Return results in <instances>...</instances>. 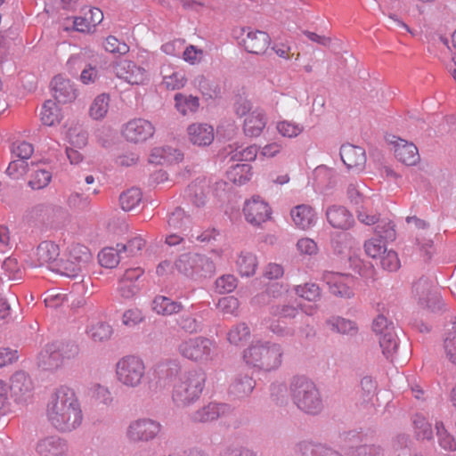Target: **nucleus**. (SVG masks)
<instances>
[{"instance_id": "cd10ccee", "label": "nucleus", "mask_w": 456, "mask_h": 456, "mask_svg": "<svg viewBox=\"0 0 456 456\" xmlns=\"http://www.w3.org/2000/svg\"><path fill=\"white\" fill-rule=\"evenodd\" d=\"M325 323L330 330L343 336L352 338L355 337L359 332L356 322L339 315L329 317Z\"/></svg>"}, {"instance_id": "c9c22d12", "label": "nucleus", "mask_w": 456, "mask_h": 456, "mask_svg": "<svg viewBox=\"0 0 456 456\" xmlns=\"http://www.w3.org/2000/svg\"><path fill=\"white\" fill-rule=\"evenodd\" d=\"M208 185L205 179H197L185 190V197L194 206L200 208L205 205Z\"/></svg>"}, {"instance_id": "79ce46f5", "label": "nucleus", "mask_w": 456, "mask_h": 456, "mask_svg": "<svg viewBox=\"0 0 456 456\" xmlns=\"http://www.w3.org/2000/svg\"><path fill=\"white\" fill-rule=\"evenodd\" d=\"M41 120L44 125L52 126L59 123L61 119V109L57 103L52 100H47L42 106Z\"/></svg>"}, {"instance_id": "09e8293b", "label": "nucleus", "mask_w": 456, "mask_h": 456, "mask_svg": "<svg viewBox=\"0 0 456 456\" xmlns=\"http://www.w3.org/2000/svg\"><path fill=\"white\" fill-rule=\"evenodd\" d=\"M249 336V327L245 322H240L232 327L228 331L227 340L231 345L240 346L242 342L246 341Z\"/></svg>"}, {"instance_id": "9d476101", "label": "nucleus", "mask_w": 456, "mask_h": 456, "mask_svg": "<svg viewBox=\"0 0 456 456\" xmlns=\"http://www.w3.org/2000/svg\"><path fill=\"white\" fill-rule=\"evenodd\" d=\"M162 429L161 424L150 418H141L130 422L126 437L134 443L150 442L155 439Z\"/></svg>"}, {"instance_id": "7c9ffc66", "label": "nucleus", "mask_w": 456, "mask_h": 456, "mask_svg": "<svg viewBox=\"0 0 456 456\" xmlns=\"http://www.w3.org/2000/svg\"><path fill=\"white\" fill-rule=\"evenodd\" d=\"M328 222L338 229L347 230L354 224L353 216L342 206H331L326 211Z\"/></svg>"}, {"instance_id": "37998d69", "label": "nucleus", "mask_w": 456, "mask_h": 456, "mask_svg": "<svg viewBox=\"0 0 456 456\" xmlns=\"http://www.w3.org/2000/svg\"><path fill=\"white\" fill-rule=\"evenodd\" d=\"M379 343L386 359L393 361L399 346V340L395 331H390L379 336Z\"/></svg>"}, {"instance_id": "603ef678", "label": "nucleus", "mask_w": 456, "mask_h": 456, "mask_svg": "<svg viewBox=\"0 0 456 456\" xmlns=\"http://www.w3.org/2000/svg\"><path fill=\"white\" fill-rule=\"evenodd\" d=\"M412 423L418 439L429 440L433 436L431 424L421 414H415L412 418Z\"/></svg>"}, {"instance_id": "6e6d98bb", "label": "nucleus", "mask_w": 456, "mask_h": 456, "mask_svg": "<svg viewBox=\"0 0 456 456\" xmlns=\"http://www.w3.org/2000/svg\"><path fill=\"white\" fill-rule=\"evenodd\" d=\"M335 171L324 166L317 167L314 169V175L316 184L321 189L331 187L333 184L332 178L334 177Z\"/></svg>"}, {"instance_id": "774afa93", "label": "nucleus", "mask_w": 456, "mask_h": 456, "mask_svg": "<svg viewBox=\"0 0 456 456\" xmlns=\"http://www.w3.org/2000/svg\"><path fill=\"white\" fill-rule=\"evenodd\" d=\"M67 136L70 146L73 148L81 149L87 143V134L81 128H69Z\"/></svg>"}, {"instance_id": "ea45409f", "label": "nucleus", "mask_w": 456, "mask_h": 456, "mask_svg": "<svg viewBox=\"0 0 456 456\" xmlns=\"http://www.w3.org/2000/svg\"><path fill=\"white\" fill-rule=\"evenodd\" d=\"M239 273L242 277L253 276L256 271L258 261L256 256L250 252H241L236 261Z\"/></svg>"}, {"instance_id": "864d4df0", "label": "nucleus", "mask_w": 456, "mask_h": 456, "mask_svg": "<svg viewBox=\"0 0 456 456\" xmlns=\"http://www.w3.org/2000/svg\"><path fill=\"white\" fill-rule=\"evenodd\" d=\"M167 222L170 230L183 232L190 223V219L183 209L177 208L167 216Z\"/></svg>"}, {"instance_id": "4d7b16f0", "label": "nucleus", "mask_w": 456, "mask_h": 456, "mask_svg": "<svg viewBox=\"0 0 456 456\" xmlns=\"http://www.w3.org/2000/svg\"><path fill=\"white\" fill-rule=\"evenodd\" d=\"M294 290L297 296L308 301H316L321 297V289L315 283L297 285Z\"/></svg>"}, {"instance_id": "c756f323", "label": "nucleus", "mask_w": 456, "mask_h": 456, "mask_svg": "<svg viewBox=\"0 0 456 456\" xmlns=\"http://www.w3.org/2000/svg\"><path fill=\"white\" fill-rule=\"evenodd\" d=\"M256 387L255 379L245 373L236 375L229 387V394L237 399H243L250 395Z\"/></svg>"}, {"instance_id": "f257e3e1", "label": "nucleus", "mask_w": 456, "mask_h": 456, "mask_svg": "<svg viewBox=\"0 0 456 456\" xmlns=\"http://www.w3.org/2000/svg\"><path fill=\"white\" fill-rule=\"evenodd\" d=\"M49 424L61 433H70L83 421L80 402L73 388L60 386L51 395L45 410Z\"/></svg>"}, {"instance_id": "f03ea898", "label": "nucleus", "mask_w": 456, "mask_h": 456, "mask_svg": "<svg viewBox=\"0 0 456 456\" xmlns=\"http://www.w3.org/2000/svg\"><path fill=\"white\" fill-rule=\"evenodd\" d=\"M283 354L281 344L256 339L243 351V360L248 366L258 371L270 372L281 367Z\"/></svg>"}, {"instance_id": "0e129e2a", "label": "nucleus", "mask_w": 456, "mask_h": 456, "mask_svg": "<svg viewBox=\"0 0 456 456\" xmlns=\"http://www.w3.org/2000/svg\"><path fill=\"white\" fill-rule=\"evenodd\" d=\"M237 287V279L232 274H224L217 278L215 288L219 294H225L233 291Z\"/></svg>"}, {"instance_id": "a18cd8bd", "label": "nucleus", "mask_w": 456, "mask_h": 456, "mask_svg": "<svg viewBox=\"0 0 456 456\" xmlns=\"http://www.w3.org/2000/svg\"><path fill=\"white\" fill-rule=\"evenodd\" d=\"M1 268L5 276L9 280L18 281L21 280L24 275V269L21 265L19 264L17 258L9 256L4 259L2 263Z\"/></svg>"}, {"instance_id": "1a4fd4ad", "label": "nucleus", "mask_w": 456, "mask_h": 456, "mask_svg": "<svg viewBox=\"0 0 456 456\" xmlns=\"http://www.w3.org/2000/svg\"><path fill=\"white\" fill-rule=\"evenodd\" d=\"M374 232L375 237L364 243V250L371 258L380 257L387 250V243L395 239L396 232L394 224L387 219L379 220L377 217Z\"/></svg>"}, {"instance_id": "ddd939ff", "label": "nucleus", "mask_w": 456, "mask_h": 456, "mask_svg": "<svg viewBox=\"0 0 456 456\" xmlns=\"http://www.w3.org/2000/svg\"><path fill=\"white\" fill-rule=\"evenodd\" d=\"M232 411V407L228 403L210 402L193 411L189 418L192 423L206 424L214 422L220 418L229 416Z\"/></svg>"}, {"instance_id": "473e14b6", "label": "nucleus", "mask_w": 456, "mask_h": 456, "mask_svg": "<svg viewBox=\"0 0 456 456\" xmlns=\"http://www.w3.org/2000/svg\"><path fill=\"white\" fill-rule=\"evenodd\" d=\"M183 308V305L181 302L161 295L156 296L151 303L152 311L163 316H170L178 314Z\"/></svg>"}, {"instance_id": "f8f14e48", "label": "nucleus", "mask_w": 456, "mask_h": 456, "mask_svg": "<svg viewBox=\"0 0 456 456\" xmlns=\"http://www.w3.org/2000/svg\"><path fill=\"white\" fill-rule=\"evenodd\" d=\"M347 195L350 201L356 206L358 220L367 225L374 224L377 216L373 215L370 209L372 200L362 195L358 183H351L348 185Z\"/></svg>"}, {"instance_id": "49530a36", "label": "nucleus", "mask_w": 456, "mask_h": 456, "mask_svg": "<svg viewBox=\"0 0 456 456\" xmlns=\"http://www.w3.org/2000/svg\"><path fill=\"white\" fill-rule=\"evenodd\" d=\"M123 252L121 247L115 249L114 248H105L98 254L99 264L105 268L116 267L119 261V254Z\"/></svg>"}, {"instance_id": "b1692460", "label": "nucleus", "mask_w": 456, "mask_h": 456, "mask_svg": "<svg viewBox=\"0 0 456 456\" xmlns=\"http://www.w3.org/2000/svg\"><path fill=\"white\" fill-rule=\"evenodd\" d=\"M340 157L348 169L362 170L366 163L365 151L360 146L350 143L341 146Z\"/></svg>"}, {"instance_id": "de8ad7c7", "label": "nucleus", "mask_w": 456, "mask_h": 456, "mask_svg": "<svg viewBox=\"0 0 456 456\" xmlns=\"http://www.w3.org/2000/svg\"><path fill=\"white\" fill-rule=\"evenodd\" d=\"M142 191L138 188H131L123 192L119 197L120 205L123 210L131 211L142 201Z\"/></svg>"}, {"instance_id": "72a5a7b5", "label": "nucleus", "mask_w": 456, "mask_h": 456, "mask_svg": "<svg viewBox=\"0 0 456 456\" xmlns=\"http://www.w3.org/2000/svg\"><path fill=\"white\" fill-rule=\"evenodd\" d=\"M88 337L94 342H104L110 338L113 333L111 325L104 321H92L86 327Z\"/></svg>"}, {"instance_id": "7ed1b4c3", "label": "nucleus", "mask_w": 456, "mask_h": 456, "mask_svg": "<svg viewBox=\"0 0 456 456\" xmlns=\"http://www.w3.org/2000/svg\"><path fill=\"white\" fill-rule=\"evenodd\" d=\"M207 381V374L201 369H192L183 373L174 383L171 399L177 408H186L194 404L202 395Z\"/></svg>"}, {"instance_id": "338daca9", "label": "nucleus", "mask_w": 456, "mask_h": 456, "mask_svg": "<svg viewBox=\"0 0 456 456\" xmlns=\"http://www.w3.org/2000/svg\"><path fill=\"white\" fill-rule=\"evenodd\" d=\"M380 265L384 270L388 272H395L401 266L397 253L394 250H387L380 256Z\"/></svg>"}, {"instance_id": "a211bd4d", "label": "nucleus", "mask_w": 456, "mask_h": 456, "mask_svg": "<svg viewBox=\"0 0 456 456\" xmlns=\"http://www.w3.org/2000/svg\"><path fill=\"white\" fill-rule=\"evenodd\" d=\"M16 403H23L33 395L34 384L30 376L23 371L14 372L10 379L8 391Z\"/></svg>"}, {"instance_id": "bf43d9fd", "label": "nucleus", "mask_w": 456, "mask_h": 456, "mask_svg": "<svg viewBox=\"0 0 456 456\" xmlns=\"http://www.w3.org/2000/svg\"><path fill=\"white\" fill-rule=\"evenodd\" d=\"M436 429L440 446L446 451H455L456 442L453 436H452L444 428V424L442 422H436Z\"/></svg>"}, {"instance_id": "2f4dec72", "label": "nucleus", "mask_w": 456, "mask_h": 456, "mask_svg": "<svg viewBox=\"0 0 456 456\" xmlns=\"http://www.w3.org/2000/svg\"><path fill=\"white\" fill-rule=\"evenodd\" d=\"M341 439L344 442L341 449L345 452V453H349V451L355 449L358 452V455L367 453L372 455L377 450L372 445L361 444L362 442V436L359 432L356 431H350L348 433L343 434Z\"/></svg>"}, {"instance_id": "c03bdc74", "label": "nucleus", "mask_w": 456, "mask_h": 456, "mask_svg": "<svg viewBox=\"0 0 456 456\" xmlns=\"http://www.w3.org/2000/svg\"><path fill=\"white\" fill-rule=\"evenodd\" d=\"M176 324L179 328L188 334L200 333L204 329V324L201 321L191 314H182L176 320Z\"/></svg>"}, {"instance_id": "a19ab883", "label": "nucleus", "mask_w": 456, "mask_h": 456, "mask_svg": "<svg viewBox=\"0 0 456 456\" xmlns=\"http://www.w3.org/2000/svg\"><path fill=\"white\" fill-rule=\"evenodd\" d=\"M226 175L227 179L234 184H244L252 176L251 166L248 163L233 165L228 169Z\"/></svg>"}, {"instance_id": "412c9836", "label": "nucleus", "mask_w": 456, "mask_h": 456, "mask_svg": "<svg viewBox=\"0 0 456 456\" xmlns=\"http://www.w3.org/2000/svg\"><path fill=\"white\" fill-rule=\"evenodd\" d=\"M70 357L71 355H64L58 344L51 343L40 351L37 364L44 370L53 371L63 364L65 358Z\"/></svg>"}, {"instance_id": "13d9d810", "label": "nucleus", "mask_w": 456, "mask_h": 456, "mask_svg": "<svg viewBox=\"0 0 456 456\" xmlns=\"http://www.w3.org/2000/svg\"><path fill=\"white\" fill-rule=\"evenodd\" d=\"M11 152L13 158L20 160H26L28 159L33 154L34 147L29 142L17 140L12 142Z\"/></svg>"}, {"instance_id": "39448f33", "label": "nucleus", "mask_w": 456, "mask_h": 456, "mask_svg": "<svg viewBox=\"0 0 456 456\" xmlns=\"http://www.w3.org/2000/svg\"><path fill=\"white\" fill-rule=\"evenodd\" d=\"M174 265L179 273L194 281L209 279L216 273L215 262L204 254H182L175 260Z\"/></svg>"}, {"instance_id": "4c0bfd02", "label": "nucleus", "mask_w": 456, "mask_h": 456, "mask_svg": "<svg viewBox=\"0 0 456 456\" xmlns=\"http://www.w3.org/2000/svg\"><path fill=\"white\" fill-rule=\"evenodd\" d=\"M163 84L169 90H178L184 86L186 78L183 71L170 66H163L161 69Z\"/></svg>"}, {"instance_id": "f3484780", "label": "nucleus", "mask_w": 456, "mask_h": 456, "mask_svg": "<svg viewBox=\"0 0 456 456\" xmlns=\"http://www.w3.org/2000/svg\"><path fill=\"white\" fill-rule=\"evenodd\" d=\"M155 133L154 126L147 119L134 118L128 121L122 129L126 141L139 143L151 138Z\"/></svg>"}, {"instance_id": "20e7f679", "label": "nucleus", "mask_w": 456, "mask_h": 456, "mask_svg": "<svg viewBox=\"0 0 456 456\" xmlns=\"http://www.w3.org/2000/svg\"><path fill=\"white\" fill-rule=\"evenodd\" d=\"M289 395L296 407L305 414L318 415L323 401L316 384L305 376L293 377L289 383Z\"/></svg>"}, {"instance_id": "c85d7f7f", "label": "nucleus", "mask_w": 456, "mask_h": 456, "mask_svg": "<svg viewBox=\"0 0 456 456\" xmlns=\"http://www.w3.org/2000/svg\"><path fill=\"white\" fill-rule=\"evenodd\" d=\"M290 216L295 225L302 230L313 227L317 221L314 209L306 204L293 208L290 211Z\"/></svg>"}, {"instance_id": "69168bd1", "label": "nucleus", "mask_w": 456, "mask_h": 456, "mask_svg": "<svg viewBox=\"0 0 456 456\" xmlns=\"http://www.w3.org/2000/svg\"><path fill=\"white\" fill-rule=\"evenodd\" d=\"M217 305L224 314H230L233 316H238L239 314L240 302L232 296L221 298L218 301Z\"/></svg>"}, {"instance_id": "5fc2aeb1", "label": "nucleus", "mask_w": 456, "mask_h": 456, "mask_svg": "<svg viewBox=\"0 0 456 456\" xmlns=\"http://www.w3.org/2000/svg\"><path fill=\"white\" fill-rule=\"evenodd\" d=\"M52 180V173L45 168H38L33 172L28 185L33 190L45 188Z\"/></svg>"}, {"instance_id": "3c124183", "label": "nucleus", "mask_w": 456, "mask_h": 456, "mask_svg": "<svg viewBox=\"0 0 456 456\" xmlns=\"http://www.w3.org/2000/svg\"><path fill=\"white\" fill-rule=\"evenodd\" d=\"M276 129L283 137L296 138L303 133L305 127L302 124L292 120H281L277 122Z\"/></svg>"}, {"instance_id": "a878e982", "label": "nucleus", "mask_w": 456, "mask_h": 456, "mask_svg": "<svg viewBox=\"0 0 456 456\" xmlns=\"http://www.w3.org/2000/svg\"><path fill=\"white\" fill-rule=\"evenodd\" d=\"M266 124L267 118L265 111L261 109H256L244 120V134L249 137H258L263 133Z\"/></svg>"}, {"instance_id": "2eb2a0df", "label": "nucleus", "mask_w": 456, "mask_h": 456, "mask_svg": "<svg viewBox=\"0 0 456 456\" xmlns=\"http://www.w3.org/2000/svg\"><path fill=\"white\" fill-rule=\"evenodd\" d=\"M243 213L249 224L258 226L271 218L272 208L260 196L255 195L245 201Z\"/></svg>"}, {"instance_id": "aec40b11", "label": "nucleus", "mask_w": 456, "mask_h": 456, "mask_svg": "<svg viewBox=\"0 0 456 456\" xmlns=\"http://www.w3.org/2000/svg\"><path fill=\"white\" fill-rule=\"evenodd\" d=\"M113 69L118 77L131 85H142L147 79L146 69L132 61L120 60L116 62Z\"/></svg>"}, {"instance_id": "4be33fe9", "label": "nucleus", "mask_w": 456, "mask_h": 456, "mask_svg": "<svg viewBox=\"0 0 456 456\" xmlns=\"http://www.w3.org/2000/svg\"><path fill=\"white\" fill-rule=\"evenodd\" d=\"M246 37L242 39V44L247 52L253 54H263L271 43L270 36L261 30H252L248 28H243Z\"/></svg>"}, {"instance_id": "0eeeda50", "label": "nucleus", "mask_w": 456, "mask_h": 456, "mask_svg": "<svg viewBox=\"0 0 456 456\" xmlns=\"http://www.w3.org/2000/svg\"><path fill=\"white\" fill-rule=\"evenodd\" d=\"M115 377L118 383L126 388L141 387L146 377V365L138 355L127 354L115 364Z\"/></svg>"}, {"instance_id": "9b49d317", "label": "nucleus", "mask_w": 456, "mask_h": 456, "mask_svg": "<svg viewBox=\"0 0 456 456\" xmlns=\"http://www.w3.org/2000/svg\"><path fill=\"white\" fill-rule=\"evenodd\" d=\"M322 280L327 284L330 292L334 296L351 298L354 295L355 281L350 274L325 271L322 275Z\"/></svg>"}, {"instance_id": "052dcab7", "label": "nucleus", "mask_w": 456, "mask_h": 456, "mask_svg": "<svg viewBox=\"0 0 456 456\" xmlns=\"http://www.w3.org/2000/svg\"><path fill=\"white\" fill-rule=\"evenodd\" d=\"M67 300V293L57 289H52L46 292L44 302L48 308H58Z\"/></svg>"}, {"instance_id": "393cba45", "label": "nucleus", "mask_w": 456, "mask_h": 456, "mask_svg": "<svg viewBox=\"0 0 456 456\" xmlns=\"http://www.w3.org/2000/svg\"><path fill=\"white\" fill-rule=\"evenodd\" d=\"M52 90L54 99L60 103H67L74 101L77 97L76 89L73 84L64 78L61 75L53 77Z\"/></svg>"}, {"instance_id": "5701e85b", "label": "nucleus", "mask_w": 456, "mask_h": 456, "mask_svg": "<svg viewBox=\"0 0 456 456\" xmlns=\"http://www.w3.org/2000/svg\"><path fill=\"white\" fill-rule=\"evenodd\" d=\"M395 141H388L395 146V156L402 163L407 166H413L419 160L418 148L412 143L402 138L392 136Z\"/></svg>"}, {"instance_id": "e433bc0d", "label": "nucleus", "mask_w": 456, "mask_h": 456, "mask_svg": "<svg viewBox=\"0 0 456 456\" xmlns=\"http://www.w3.org/2000/svg\"><path fill=\"white\" fill-rule=\"evenodd\" d=\"M175 107L183 116L194 114L200 108V99L191 94L177 93L174 96Z\"/></svg>"}, {"instance_id": "58836bf2", "label": "nucleus", "mask_w": 456, "mask_h": 456, "mask_svg": "<svg viewBox=\"0 0 456 456\" xmlns=\"http://www.w3.org/2000/svg\"><path fill=\"white\" fill-rule=\"evenodd\" d=\"M297 450L302 456H342L323 444H315L308 441L300 442Z\"/></svg>"}, {"instance_id": "680f3d73", "label": "nucleus", "mask_w": 456, "mask_h": 456, "mask_svg": "<svg viewBox=\"0 0 456 456\" xmlns=\"http://www.w3.org/2000/svg\"><path fill=\"white\" fill-rule=\"evenodd\" d=\"M145 319L142 311L139 308H130L126 310L121 318L122 324L127 328H134L142 323Z\"/></svg>"}, {"instance_id": "8fccbe9b", "label": "nucleus", "mask_w": 456, "mask_h": 456, "mask_svg": "<svg viewBox=\"0 0 456 456\" xmlns=\"http://www.w3.org/2000/svg\"><path fill=\"white\" fill-rule=\"evenodd\" d=\"M109 95L102 94L96 96L89 110L90 116L95 120L103 118L109 110Z\"/></svg>"}, {"instance_id": "423d86ee", "label": "nucleus", "mask_w": 456, "mask_h": 456, "mask_svg": "<svg viewBox=\"0 0 456 456\" xmlns=\"http://www.w3.org/2000/svg\"><path fill=\"white\" fill-rule=\"evenodd\" d=\"M216 342L204 336L186 338L177 345V352L182 357L200 364L212 362L216 355Z\"/></svg>"}, {"instance_id": "6e6552de", "label": "nucleus", "mask_w": 456, "mask_h": 456, "mask_svg": "<svg viewBox=\"0 0 456 456\" xmlns=\"http://www.w3.org/2000/svg\"><path fill=\"white\" fill-rule=\"evenodd\" d=\"M91 262L92 254L87 247L73 245L69 248L68 258L59 260L55 272L69 278L84 277Z\"/></svg>"}, {"instance_id": "4468645a", "label": "nucleus", "mask_w": 456, "mask_h": 456, "mask_svg": "<svg viewBox=\"0 0 456 456\" xmlns=\"http://www.w3.org/2000/svg\"><path fill=\"white\" fill-rule=\"evenodd\" d=\"M60 248L53 241H42L30 258L29 265L32 267L46 265L51 271L55 272V267L60 260Z\"/></svg>"}, {"instance_id": "e2e57ef3", "label": "nucleus", "mask_w": 456, "mask_h": 456, "mask_svg": "<svg viewBox=\"0 0 456 456\" xmlns=\"http://www.w3.org/2000/svg\"><path fill=\"white\" fill-rule=\"evenodd\" d=\"M90 390L92 396L100 403H102L106 406H109L112 403L113 397L108 387L101 384H94Z\"/></svg>"}, {"instance_id": "dca6fc26", "label": "nucleus", "mask_w": 456, "mask_h": 456, "mask_svg": "<svg viewBox=\"0 0 456 456\" xmlns=\"http://www.w3.org/2000/svg\"><path fill=\"white\" fill-rule=\"evenodd\" d=\"M412 293L419 305L436 311L441 308L440 296L433 290L431 281L428 278H420L413 284Z\"/></svg>"}, {"instance_id": "f704fd0d", "label": "nucleus", "mask_w": 456, "mask_h": 456, "mask_svg": "<svg viewBox=\"0 0 456 456\" xmlns=\"http://www.w3.org/2000/svg\"><path fill=\"white\" fill-rule=\"evenodd\" d=\"M183 154L169 146L154 148L150 155L149 161L156 165H163L173 161L182 160Z\"/></svg>"}, {"instance_id": "bb28decb", "label": "nucleus", "mask_w": 456, "mask_h": 456, "mask_svg": "<svg viewBox=\"0 0 456 456\" xmlns=\"http://www.w3.org/2000/svg\"><path fill=\"white\" fill-rule=\"evenodd\" d=\"M190 141L198 146H208L214 141V128L206 123H194L187 128Z\"/></svg>"}, {"instance_id": "6ab92c4d", "label": "nucleus", "mask_w": 456, "mask_h": 456, "mask_svg": "<svg viewBox=\"0 0 456 456\" xmlns=\"http://www.w3.org/2000/svg\"><path fill=\"white\" fill-rule=\"evenodd\" d=\"M35 451L38 456H68L69 443L57 435L47 436L37 442Z\"/></svg>"}]
</instances>
